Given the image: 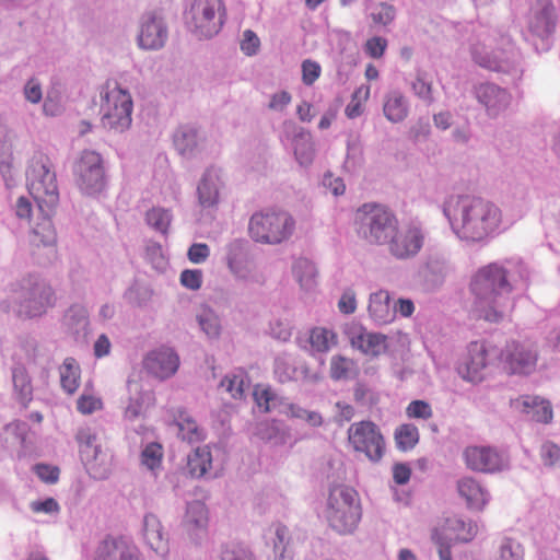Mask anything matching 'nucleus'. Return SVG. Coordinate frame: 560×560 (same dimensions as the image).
Here are the masks:
<instances>
[{"mask_svg":"<svg viewBox=\"0 0 560 560\" xmlns=\"http://www.w3.org/2000/svg\"><path fill=\"white\" fill-rule=\"evenodd\" d=\"M328 526L339 535L354 533L362 516L358 492L346 485L329 489L324 511Z\"/></svg>","mask_w":560,"mask_h":560,"instance_id":"obj_5","label":"nucleus"},{"mask_svg":"<svg viewBox=\"0 0 560 560\" xmlns=\"http://www.w3.org/2000/svg\"><path fill=\"white\" fill-rule=\"evenodd\" d=\"M424 72H417L415 80L411 82L413 94L427 104L434 102L432 82L428 81Z\"/></svg>","mask_w":560,"mask_h":560,"instance_id":"obj_51","label":"nucleus"},{"mask_svg":"<svg viewBox=\"0 0 560 560\" xmlns=\"http://www.w3.org/2000/svg\"><path fill=\"white\" fill-rule=\"evenodd\" d=\"M143 537L148 546L158 555L164 557L168 551V540L160 520L151 513L143 517Z\"/></svg>","mask_w":560,"mask_h":560,"instance_id":"obj_28","label":"nucleus"},{"mask_svg":"<svg viewBox=\"0 0 560 560\" xmlns=\"http://www.w3.org/2000/svg\"><path fill=\"white\" fill-rule=\"evenodd\" d=\"M320 66L318 62L306 59L302 62V81L305 85H312L320 75Z\"/></svg>","mask_w":560,"mask_h":560,"instance_id":"obj_60","label":"nucleus"},{"mask_svg":"<svg viewBox=\"0 0 560 560\" xmlns=\"http://www.w3.org/2000/svg\"><path fill=\"white\" fill-rule=\"evenodd\" d=\"M180 283L189 290H198L202 283V271L199 269H186L180 273Z\"/></svg>","mask_w":560,"mask_h":560,"instance_id":"obj_63","label":"nucleus"},{"mask_svg":"<svg viewBox=\"0 0 560 560\" xmlns=\"http://www.w3.org/2000/svg\"><path fill=\"white\" fill-rule=\"evenodd\" d=\"M293 149L296 161L302 166L310 165L315 156L314 143L308 131L301 127H294Z\"/></svg>","mask_w":560,"mask_h":560,"instance_id":"obj_33","label":"nucleus"},{"mask_svg":"<svg viewBox=\"0 0 560 560\" xmlns=\"http://www.w3.org/2000/svg\"><path fill=\"white\" fill-rule=\"evenodd\" d=\"M508 269V279L513 283V290H526L530 282L532 271L521 259H509L501 264Z\"/></svg>","mask_w":560,"mask_h":560,"instance_id":"obj_39","label":"nucleus"},{"mask_svg":"<svg viewBox=\"0 0 560 560\" xmlns=\"http://www.w3.org/2000/svg\"><path fill=\"white\" fill-rule=\"evenodd\" d=\"M225 260L230 271L240 279H246L250 275L248 266V242L244 238H235L225 246Z\"/></svg>","mask_w":560,"mask_h":560,"instance_id":"obj_25","label":"nucleus"},{"mask_svg":"<svg viewBox=\"0 0 560 560\" xmlns=\"http://www.w3.org/2000/svg\"><path fill=\"white\" fill-rule=\"evenodd\" d=\"M176 151L184 158L197 156L203 149L205 135L191 125L179 126L173 135Z\"/></svg>","mask_w":560,"mask_h":560,"instance_id":"obj_23","label":"nucleus"},{"mask_svg":"<svg viewBox=\"0 0 560 560\" xmlns=\"http://www.w3.org/2000/svg\"><path fill=\"white\" fill-rule=\"evenodd\" d=\"M295 220L285 210L267 209L255 212L248 223V233L256 243L279 245L291 238Z\"/></svg>","mask_w":560,"mask_h":560,"instance_id":"obj_8","label":"nucleus"},{"mask_svg":"<svg viewBox=\"0 0 560 560\" xmlns=\"http://www.w3.org/2000/svg\"><path fill=\"white\" fill-rule=\"evenodd\" d=\"M427 234L422 224L416 222H411L400 230L397 228L386 244L388 253L398 260L412 259L422 249Z\"/></svg>","mask_w":560,"mask_h":560,"instance_id":"obj_14","label":"nucleus"},{"mask_svg":"<svg viewBox=\"0 0 560 560\" xmlns=\"http://www.w3.org/2000/svg\"><path fill=\"white\" fill-rule=\"evenodd\" d=\"M80 444V454L84 462L90 463L98 458L101 446L97 444L96 433L89 427L81 428L77 433Z\"/></svg>","mask_w":560,"mask_h":560,"instance_id":"obj_42","label":"nucleus"},{"mask_svg":"<svg viewBox=\"0 0 560 560\" xmlns=\"http://www.w3.org/2000/svg\"><path fill=\"white\" fill-rule=\"evenodd\" d=\"M80 366L73 358H67L60 366L61 387L68 394H73L79 387Z\"/></svg>","mask_w":560,"mask_h":560,"instance_id":"obj_43","label":"nucleus"},{"mask_svg":"<svg viewBox=\"0 0 560 560\" xmlns=\"http://www.w3.org/2000/svg\"><path fill=\"white\" fill-rule=\"evenodd\" d=\"M208 524V512L205 503L195 500L189 502L186 508V514L183 520V525L190 536H194L199 530H203Z\"/></svg>","mask_w":560,"mask_h":560,"instance_id":"obj_32","label":"nucleus"},{"mask_svg":"<svg viewBox=\"0 0 560 560\" xmlns=\"http://www.w3.org/2000/svg\"><path fill=\"white\" fill-rule=\"evenodd\" d=\"M307 342L312 351L327 352L336 343V335L329 329L316 327L310 331Z\"/></svg>","mask_w":560,"mask_h":560,"instance_id":"obj_44","label":"nucleus"},{"mask_svg":"<svg viewBox=\"0 0 560 560\" xmlns=\"http://www.w3.org/2000/svg\"><path fill=\"white\" fill-rule=\"evenodd\" d=\"M497 560H524L523 546L513 538H504L501 541Z\"/></svg>","mask_w":560,"mask_h":560,"instance_id":"obj_52","label":"nucleus"},{"mask_svg":"<svg viewBox=\"0 0 560 560\" xmlns=\"http://www.w3.org/2000/svg\"><path fill=\"white\" fill-rule=\"evenodd\" d=\"M260 46V40L255 32L252 30H246L243 33V38L241 42V50L246 56H255L258 52Z\"/></svg>","mask_w":560,"mask_h":560,"instance_id":"obj_62","label":"nucleus"},{"mask_svg":"<svg viewBox=\"0 0 560 560\" xmlns=\"http://www.w3.org/2000/svg\"><path fill=\"white\" fill-rule=\"evenodd\" d=\"M324 378L320 369H312L306 363H301L296 368V378L293 382H301L304 385H317Z\"/></svg>","mask_w":560,"mask_h":560,"instance_id":"obj_54","label":"nucleus"},{"mask_svg":"<svg viewBox=\"0 0 560 560\" xmlns=\"http://www.w3.org/2000/svg\"><path fill=\"white\" fill-rule=\"evenodd\" d=\"M63 325L77 341H84L90 327L86 308L80 304L71 305L65 313Z\"/></svg>","mask_w":560,"mask_h":560,"instance_id":"obj_29","label":"nucleus"},{"mask_svg":"<svg viewBox=\"0 0 560 560\" xmlns=\"http://www.w3.org/2000/svg\"><path fill=\"white\" fill-rule=\"evenodd\" d=\"M454 529L458 532V539L468 542L475 538L478 533L477 524L471 521L457 520Z\"/></svg>","mask_w":560,"mask_h":560,"instance_id":"obj_61","label":"nucleus"},{"mask_svg":"<svg viewBox=\"0 0 560 560\" xmlns=\"http://www.w3.org/2000/svg\"><path fill=\"white\" fill-rule=\"evenodd\" d=\"M354 400L361 406H373L377 404V394L366 384L358 382L353 389Z\"/></svg>","mask_w":560,"mask_h":560,"instance_id":"obj_55","label":"nucleus"},{"mask_svg":"<svg viewBox=\"0 0 560 560\" xmlns=\"http://www.w3.org/2000/svg\"><path fill=\"white\" fill-rule=\"evenodd\" d=\"M126 298L131 304L142 306L150 300L151 292L147 287L133 285L127 291Z\"/></svg>","mask_w":560,"mask_h":560,"instance_id":"obj_64","label":"nucleus"},{"mask_svg":"<svg viewBox=\"0 0 560 560\" xmlns=\"http://www.w3.org/2000/svg\"><path fill=\"white\" fill-rule=\"evenodd\" d=\"M127 388L129 392V402L125 410V417L128 420H135L140 417L143 406L150 402L152 395L150 392H143L141 384L137 381L129 380Z\"/></svg>","mask_w":560,"mask_h":560,"instance_id":"obj_34","label":"nucleus"},{"mask_svg":"<svg viewBox=\"0 0 560 560\" xmlns=\"http://www.w3.org/2000/svg\"><path fill=\"white\" fill-rule=\"evenodd\" d=\"M359 373V365L353 359L341 354H335L330 358L329 374L334 381L353 380Z\"/></svg>","mask_w":560,"mask_h":560,"instance_id":"obj_37","label":"nucleus"},{"mask_svg":"<svg viewBox=\"0 0 560 560\" xmlns=\"http://www.w3.org/2000/svg\"><path fill=\"white\" fill-rule=\"evenodd\" d=\"M463 455L467 467L474 471L495 474L510 467L508 454L492 446H467Z\"/></svg>","mask_w":560,"mask_h":560,"instance_id":"obj_16","label":"nucleus"},{"mask_svg":"<svg viewBox=\"0 0 560 560\" xmlns=\"http://www.w3.org/2000/svg\"><path fill=\"white\" fill-rule=\"evenodd\" d=\"M220 386L224 388L235 399L242 398L245 388H248L249 382L243 372L226 375L220 383Z\"/></svg>","mask_w":560,"mask_h":560,"instance_id":"obj_48","label":"nucleus"},{"mask_svg":"<svg viewBox=\"0 0 560 560\" xmlns=\"http://www.w3.org/2000/svg\"><path fill=\"white\" fill-rule=\"evenodd\" d=\"M196 320L202 332L209 339H218L222 331L221 318L214 310L202 306L196 315Z\"/></svg>","mask_w":560,"mask_h":560,"instance_id":"obj_41","label":"nucleus"},{"mask_svg":"<svg viewBox=\"0 0 560 560\" xmlns=\"http://www.w3.org/2000/svg\"><path fill=\"white\" fill-rule=\"evenodd\" d=\"M26 183L31 197L36 202L37 219L30 233V252L39 265H48L57 254V233L51 215L59 201L56 174L49 160L43 155L34 158L26 171Z\"/></svg>","mask_w":560,"mask_h":560,"instance_id":"obj_1","label":"nucleus"},{"mask_svg":"<svg viewBox=\"0 0 560 560\" xmlns=\"http://www.w3.org/2000/svg\"><path fill=\"white\" fill-rule=\"evenodd\" d=\"M540 457L545 466H555L560 462V447L552 442H545L540 447Z\"/></svg>","mask_w":560,"mask_h":560,"instance_id":"obj_59","label":"nucleus"},{"mask_svg":"<svg viewBox=\"0 0 560 560\" xmlns=\"http://www.w3.org/2000/svg\"><path fill=\"white\" fill-rule=\"evenodd\" d=\"M470 56L479 67L505 74H520V51L511 35L501 30L477 35L470 44Z\"/></svg>","mask_w":560,"mask_h":560,"instance_id":"obj_4","label":"nucleus"},{"mask_svg":"<svg viewBox=\"0 0 560 560\" xmlns=\"http://www.w3.org/2000/svg\"><path fill=\"white\" fill-rule=\"evenodd\" d=\"M369 312L377 323H389L394 319L388 291L381 290L370 296Z\"/></svg>","mask_w":560,"mask_h":560,"instance_id":"obj_36","label":"nucleus"},{"mask_svg":"<svg viewBox=\"0 0 560 560\" xmlns=\"http://www.w3.org/2000/svg\"><path fill=\"white\" fill-rule=\"evenodd\" d=\"M12 382L18 401L26 408L33 399V386L26 369L16 364L12 369Z\"/></svg>","mask_w":560,"mask_h":560,"instance_id":"obj_35","label":"nucleus"},{"mask_svg":"<svg viewBox=\"0 0 560 560\" xmlns=\"http://www.w3.org/2000/svg\"><path fill=\"white\" fill-rule=\"evenodd\" d=\"M454 234L468 244H482L493 237L502 223V211L492 201L469 195H452L443 203Z\"/></svg>","mask_w":560,"mask_h":560,"instance_id":"obj_2","label":"nucleus"},{"mask_svg":"<svg viewBox=\"0 0 560 560\" xmlns=\"http://www.w3.org/2000/svg\"><path fill=\"white\" fill-rule=\"evenodd\" d=\"M358 235L371 245H386L398 220L396 214L385 205L376 202L363 203L355 213Z\"/></svg>","mask_w":560,"mask_h":560,"instance_id":"obj_6","label":"nucleus"},{"mask_svg":"<svg viewBox=\"0 0 560 560\" xmlns=\"http://www.w3.org/2000/svg\"><path fill=\"white\" fill-rule=\"evenodd\" d=\"M143 370L159 381L172 377L179 368V357L170 347L149 351L142 360Z\"/></svg>","mask_w":560,"mask_h":560,"instance_id":"obj_18","label":"nucleus"},{"mask_svg":"<svg viewBox=\"0 0 560 560\" xmlns=\"http://www.w3.org/2000/svg\"><path fill=\"white\" fill-rule=\"evenodd\" d=\"M290 533L283 525H278L275 532L273 552L276 560H291L293 557L290 548Z\"/></svg>","mask_w":560,"mask_h":560,"instance_id":"obj_46","label":"nucleus"},{"mask_svg":"<svg viewBox=\"0 0 560 560\" xmlns=\"http://www.w3.org/2000/svg\"><path fill=\"white\" fill-rule=\"evenodd\" d=\"M133 103L128 90L117 81H107L101 89V122L102 126L117 133L128 130L131 126Z\"/></svg>","mask_w":560,"mask_h":560,"instance_id":"obj_7","label":"nucleus"},{"mask_svg":"<svg viewBox=\"0 0 560 560\" xmlns=\"http://www.w3.org/2000/svg\"><path fill=\"white\" fill-rule=\"evenodd\" d=\"M457 489L470 509L481 510L488 502V492L474 478H462L457 483Z\"/></svg>","mask_w":560,"mask_h":560,"instance_id":"obj_31","label":"nucleus"},{"mask_svg":"<svg viewBox=\"0 0 560 560\" xmlns=\"http://www.w3.org/2000/svg\"><path fill=\"white\" fill-rule=\"evenodd\" d=\"M145 258L158 270L164 269L167 265L163 255L162 246L155 242H150L147 244Z\"/></svg>","mask_w":560,"mask_h":560,"instance_id":"obj_56","label":"nucleus"},{"mask_svg":"<svg viewBox=\"0 0 560 560\" xmlns=\"http://www.w3.org/2000/svg\"><path fill=\"white\" fill-rule=\"evenodd\" d=\"M471 94L490 119L503 116L512 105L511 92L494 82H479L472 85Z\"/></svg>","mask_w":560,"mask_h":560,"instance_id":"obj_15","label":"nucleus"},{"mask_svg":"<svg viewBox=\"0 0 560 560\" xmlns=\"http://www.w3.org/2000/svg\"><path fill=\"white\" fill-rule=\"evenodd\" d=\"M396 15V10L394 5L382 2L376 8L375 11L372 12V19L375 23L387 25L393 22Z\"/></svg>","mask_w":560,"mask_h":560,"instance_id":"obj_58","label":"nucleus"},{"mask_svg":"<svg viewBox=\"0 0 560 560\" xmlns=\"http://www.w3.org/2000/svg\"><path fill=\"white\" fill-rule=\"evenodd\" d=\"M94 560H140L138 549L124 538L105 539Z\"/></svg>","mask_w":560,"mask_h":560,"instance_id":"obj_26","label":"nucleus"},{"mask_svg":"<svg viewBox=\"0 0 560 560\" xmlns=\"http://www.w3.org/2000/svg\"><path fill=\"white\" fill-rule=\"evenodd\" d=\"M73 175L75 185L83 195L95 196L106 186L104 160L95 151H82L73 164Z\"/></svg>","mask_w":560,"mask_h":560,"instance_id":"obj_10","label":"nucleus"},{"mask_svg":"<svg viewBox=\"0 0 560 560\" xmlns=\"http://www.w3.org/2000/svg\"><path fill=\"white\" fill-rule=\"evenodd\" d=\"M162 456V446L158 443H150L141 452V463L147 468L154 471L160 467Z\"/></svg>","mask_w":560,"mask_h":560,"instance_id":"obj_53","label":"nucleus"},{"mask_svg":"<svg viewBox=\"0 0 560 560\" xmlns=\"http://www.w3.org/2000/svg\"><path fill=\"white\" fill-rule=\"evenodd\" d=\"M176 425L182 440L194 443L202 439V432L196 421L187 415L182 413Z\"/></svg>","mask_w":560,"mask_h":560,"instance_id":"obj_50","label":"nucleus"},{"mask_svg":"<svg viewBox=\"0 0 560 560\" xmlns=\"http://www.w3.org/2000/svg\"><path fill=\"white\" fill-rule=\"evenodd\" d=\"M221 560H257L254 552L244 546L225 548L221 553Z\"/></svg>","mask_w":560,"mask_h":560,"instance_id":"obj_57","label":"nucleus"},{"mask_svg":"<svg viewBox=\"0 0 560 560\" xmlns=\"http://www.w3.org/2000/svg\"><path fill=\"white\" fill-rule=\"evenodd\" d=\"M474 312L477 317L498 323L511 307L510 293L513 283L508 279V269L500 262L481 267L471 278Z\"/></svg>","mask_w":560,"mask_h":560,"instance_id":"obj_3","label":"nucleus"},{"mask_svg":"<svg viewBox=\"0 0 560 560\" xmlns=\"http://www.w3.org/2000/svg\"><path fill=\"white\" fill-rule=\"evenodd\" d=\"M292 273L303 290L310 291L315 287L317 269L310 259L298 258L293 264Z\"/></svg>","mask_w":560,"mask_h":560,"instance_id":"obj_40","label":"nucleus"},{"mask_svg":"<svg viewBox=\"0 0 560 560\" xmlns=\"http://www.w3.org/2000/svg\"><path fill=\"white\" fill-rule=\"evenodd\" d=\"M19 313L27 317L39 316L54 303V292L42 278L31 276L22 283L19 293Z\"/></svg>","mask_w":560,"mask_h":560,"instance_id":"obj_12","label":"nucleus"},{"mask_svg":"<svg viewBox=\"0 0 560 560\" xmlns=\"http://www.w3.org/2000/svg\"><path fill=\"white\" fill-rule=\"evenodd\" d=\"M212 467V455L209 446L197 447L187 458V468L191 477L201 478L209 474Z\"/></svg>","mask_w":560,"mask_h":560,"instance_id":"obj_38","label":"nucleus"},{"mask_svg":"<svg viewBox=\"0 0 560 560\" xmlns=\"http://www.w3.org/2000/svg\"><path fill=\"white\" fill-rule=\"evenodd\" d=\"M224 187L222 172L217 167H209L202 174L197 186L198 205L202 210L217 209L220 194Z\"/></svg>","mask_w":560,"mask_h":560,"instance_id":"obj_20","label":"nucleus"},{"mask_svg":"<svg viewBox=\"0 0 560 560\" xmlns=\"http://www.w3.org/2000/svg\"><path fill=\"white\" fill-rule=\"evenodd\" d=\"M348 440L355 452L364 455L373 463L382 459L385 441L378 427L372 421L352 423L348 429Z\"/></svg>","mask_w":560,"mask_h":560,"instance_id":"obj_13","label":"nucleus"},{"mask_svg":"<svg viewBox=\"0 0 560 560\" xmlns=\"http://www.w3.org/2000/svg\"><path fill=\"white\" fill-rule=\"evenodd\" d=\"M224 15L222 0H190L184 13L188 30L199 39L217 35L223 26Z\"/></svg>","mask_w":560,"mask_h":560,"instance_id":"obj_9","label":"nucleus"},{"mask_svg":"<svg viewBox=\"0 0 560 560\" xmlns=\"http://www.w3.org/2000/svg\"><path fill=\"white\" fill-rule=\"evenodd\" d=\"M539 358L538 346L529 340H512L499 350L502 369L511 375L526 376L536 371Z\"/></svg>","mask_w":560,"mask_h":560,"instance_id":"obj_11","label":"nucleus"},{"mask_svg":"<svg viewBox=\"0 0 560 560\" xmlns=\"http://www.w3.org/2000/svg\"><path fill=\"white\" fill-rule=\"evenodd\" d=\"M494 359H499V350L483 341H472L468 346V357L466 360L465 378L470 382H480L482 380V370Z\"/></svg>","mask_w":560,"mask_h":560,"instance_id":"obj_21","label":"nucleus"},{"mask_svg":"<svg viewBox=\"0 0 560 560\" xmlns=\"http://www.w3.org/2000/svg\"><path fill=\"white\" fill-rule=\"evenodd\" d=\"M556 24V8L551 0H537L529 16V31L534 35L545 38L555 32Z\"/></svg>","mask_w":560,"mask_h":560,"instance_id":"obj_22","label":"nucleus"},{"mask_svg":"<svg viewBox=\"0 0 560 560\" xmlns=\"http://www.w3.org/2000/svg\"><path fill=\"white\" fill-rule=\"evenodd\" d=\"M514 405L533 421L548 423L552 419L550 402L539 396L524 395Z\"/></svg>","mask_w":560,"mask_h":560,"instance_id":"obj_27","label":"nucleus"},{"mask_svg":"<svg viewBox=\"0 0 560 560\" xmlns=\"http://www.w3.org/2000/svg\"><path fill=\"white\" fill-rule=\"evenodd\" d=\"M383 113L390 122H401L409 114L407 97L398 90L386 93L384 96Z\"/></svg>","mask_w":560,"mask_h":560,"instance_id":"obj_30","label":"nucleus"},{"mask_svg":"<svg viewBox=\"0 0 560 560\" xmlns=\"http://www.w3.org/2000/svg\"><path fill=\"white\" fill-rule=\"evenodd\" d=\"M172 219L171 211L164 208H152L145 214L148 225L163 235L167 234Z\"/></svg>","mask_w":560,"mask_h":560,"instance_id":"obj_47","label":"nucleus"},{"mask_svg":"<svg viewBox=\"0 0 560 560\" xmlns=\"http://www.w3.org/2000/svg\"><path fill=\"white\" fill-rule=\"evenodd\" d=\"M168 38V27L160 11L145 12L139 23L138 44L145 50L163 48Z\"/></svg>","mask_w":560,"mask_h":560,"instance_id":"obj_17","label":"nucleus"},{"mask_svg":"<svg viewBox=\"0 0 560 560\" xmlns=\"http://www.w3.org/2000/svg\"><path fill=\"white\" fill-rule=\"evenodd\" d=\"M452 271L453 267L446 257L442 254L434 253L427 256L424 265L421 268V276L427 288L436 290L444 284Z\"/></svg>","mask_w":560,"mask_h":560,"instance_id":"obj_24","label":"nucleus"},{"mask_svg":"<svg viewBox=\"0 0 560 560\" xmlns=\"http://www.w3.org/2000/svg\"><path fill=\"white\" fill-rule=\"evenodd\" d=\"M352 348L361 351L365 355L376 358L387 349L386 336L381 332L368 331L358 324L348 326L345 330Z\"/></svg>","mask_w":560,"mask_h":560,"instance_id":"obj_19","label":"nucleus"},{"mask_svg":"<svg viewBox=\"0 0 560 560\" xmlns=\"http://www.w3.org/2000/svg\"><path fill=\"white\" fill-rule=\"evenodd\" d=\"M298 365L288 353H281L275 358L273 373L280 383L293 382L296 378Z\"/></svg>","mask_w":560,"mask_h":560,"instance_id":"obj_45","label":"nucleus"},{"mask_svg":"<svg viewBox=\"0 0 560 560\" xmlns=\"http://www.w3.org/2000/svg\"><path fill=\"white\" fill-rule=\"evenodd\" d=\"M396 444L399 450L408 451L419 441V432L415 424H402L395 432Z\"/></svg>","mask_w":560,"mask_h":560,"instance_id":"obj_49","label":"nucleus"}]
</instances>
